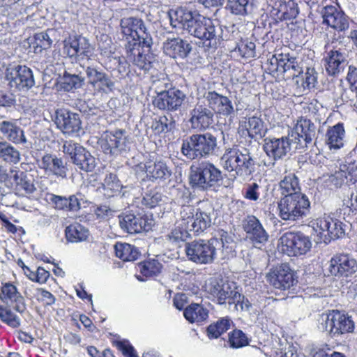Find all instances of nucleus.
<instances>
[{
  "instance_id": "1",
  "label": "nucleus",
  "mask_w": 357,
  "mask_h": 357,
  "mask_svg": "<svg viewBox=\"0 0 357 357\" xmlns=\"http://www.w3.org/2000/svg\"><path fill=\"white\" fill-rule=\"evenodd\" d=\"M0 301L3 303H0L1 321L12 328H19L21 319L15 312L23 314L27 311V305L16 282H1Z\"/></svg>"
},
{
  "instance_id": "2",
  "label": "nucleus",
  "mask_w": 357,
  "mask_h": 357,
  "mask_svg": "<svg viewBox=\"0 0 357 357\" xmlns=\"http://www.w3.org/2000/svg\"><path fill=\"white\" fill-rule=\"evenodd\" d=\"M278 215L285 221H298L310 212V202L304 193L282 197L278 203Z\"/></svg>"
},
{
  "instance_id": "3",
  "label": "nucleus",
  "mask_w": 357,
  "mask_h": 357,
  "mask_svg": "<svg viewBox=\"0 0 357 357\" xmlns=\"http://www.w3.org/2000/svg\"><path fill=\"white\" fill-rule=\"evenodd\" d=\"M268 70L270 73L282 75L286 79H294L303 73V68L290 50L285 47L275 51L268 59Z\"/></svg>"
},
{
  "instance_id": "4",
  "label": "nucleus",
  "mask_w": 357,
  "mask_h": 357,
  "mask_svg": "<svg viewBox=\"0 0 357 357\" xmlns=\"http://www.w3.org/2000/svg\"><path fill=\"white\" fill-rule=\"evenodd\" d=\"M217 146L216 137L210 132L195 134L183 140L181 152L188 159L206 158Z\"/></svg>"
},
{
  "instance_id": "5",
  "label": "nucleus",
  "mask_w": 357,
  "mask_h": 357,
  "mask_svg": "<svg viewBox=\"0 0 357 357\" xmlns=\"http://www.w3.org/2000/svg\"><path fill=\"white\" fill-rule=\"evenodd\" d=\"M319 243L328 244L331 241L342 238L345 234L344 225L342 221L330 215L312 219L309 222Z\"/></svg>"
},
{
  "instance_id": "6",
  "label": "nucleus",
  "mask_w": 357,
  "mask_h": 357,
  "mask_svg": "<svg viewBox=\"0 0 357 357\" xmlns=\"http://www.w3.org/2000/svg\"><path fill=\"white\" fill-rule=\"evenodd\" d=\"M223 167L234 176H248L253 172L255 161L248 151L243 153L238 149H227L221 158Z\"/></svg>"
},
{
  "instance_id": "7",
  "label": "nucleus",
  "mask_w": 357,
  "mask_h": 357,
  "mask_svg": "<svg viewBox=\"0 0 357 357\" xmlns=\"http://www.w3.org/2000/svg\"><path fill=\"white\" fill-rule=\"evenodd\" d=\"M222 172L213 163L203 162L195 169H191L190 184L193 188L203 190H213L220 185Z\"/></svg>"
},
{
  "instance_id": "8",
  "label": "nucleus",
  "mask_w": 357,
  "mask_h": 357,
  "mask_svg": "<svg viewBox=\"0 0 357 357\" xmlns=\"http://www.w3.org/2000/svg\"><path fill=\"white\" fill-rule=\"evenodd\" d=\"M311 248L310 238L301 231H287L279 239L278 248L280 252L290 257L305 255Z\"/></svg>"
},
{
  "instance_id": "9",
  "label": "nucleus",
  "mask_w": 357,
  "mask_h": 357,
  "mask_svg": "<svg viewBox=\"0 0 357 357\" xmlns=\"http://www.w3.org/2000/svg\"><path fill=\"white\" fill-rule=\"evenodd\" d=\"M181 225L186 230L199 235L211 226L210 215L200 208L184 205L181 211Z\"/></svg>"
},
{
  "instance_id": "10",
  "label": "nucleus",
  "mask_w": 357,
  "mask_h": 357,
  "mask_svg": "<svg viewBox=\"0 0 357 357\" xmlns=\"http://www.w3.org/2000/svg\"><path fill=\"white\" fill-rule=\"evenodd\" d=\"M326 328L331 337L352 333L355 330V323L351 316L344 311L332 310L327 314Z\"/></svg>"
},
{
  "instance_id": "11",
  "label": "nucleus",
  "mask_w": 357,
  "mask_h": 357,
  "mask_svg": "<svg viewBox=\"0 0 357 357\" xmlns=\"http://www.w3.org/2000/svg\"><path fill=\"white\" fill-rule=\"evenodd\" d=\"M185 251L190 261L201 264L212 263L216 254V249L213 243L203 239L186 243Z\"/></svg>"
},
{
  "instance_id": "12",
  "label": "nucleus",
  "mask_w": 357,
  "mask_h": 357,
  "mask_svg": "<svg viewBox=\"0 0 357 357\" xmlns=\"http://www.w3.org/2000/svg\"><path fill=\"white\" fill-rule=\"evenodd\" d=\"M121 26L123 34L128 40L126 48L140 46L147 36L146 29L142 20L130 17L121 20Z\"/></svg>"
},
{
  "instance_id": "13",
  "label": "nucleus",
  "mask_w": 357,
  "mask_h": 357,
  "mask_svg": "<svg viewBox=\"0 0 357 357\" xmlns=\"http://www.w3.org/2000/svg\"><path fill=\"white\" fill-rule=\"evenodd\" d=\"M63 152L70 157L73 162L81 170L89 172L95 167L94 158L85 148L72 140L65 141Z\"/></svg>"
},
{
  "instance_id": "14",
  "label": "nucleus",
  "mask_w": 357,
  "mask_h": 357,
  "mask_svg": "<svg viewBox=\"0 0 357 357\" xmlns=\"http://www.w3.org/2000/svg\"><path fill=\"white\" fill-rule=\"evenodd\" d=\"M185 94L176 87H171L156 93L152 103L160 110L175 112L183 105Z\"/></svg>"
},
{
  "instance_id": "15",
  "label": "nucleus",
  "mask_w": 357,
  "mask_h": 357,
  "mask_svg": "<svg viewBox=\"0 0 357 357\" xmlns=\"http://www.w3.org/2000/svg\"><path fill=\"white\" fill-rule=\"evenodd\" d=\"M328 272L338 278H349L357 271V261L349 254L336 253L328 261Z\"/></svg>"
},
{
  "instance_id": "16",
  "label": "nucleus",
  "mask_w": 357,
  "mask_h": 357,
  "mask_svg": "<svg viewBox=\"0 0 357 357\" xmlns=\"http://www.w3.org/2000/svg\"><path fill=\"white\" fill-rule=\"evenodd\" d=\"M63 52L70 59L77 60L79 57H89L91 46L89 40L78 34L70 35L63 40Z\"/></svg>"
},
{
  "instance_id": "17",
  "label": "nucleus",
  "mask_w": 357,
  "mask_h": 357,
  "mask_svg": "<svg viewBox=\"0 0 357 357\" xmlns=\"http://www.w3.org/2000/svg\"><path fill=\"white\" fill-rule=\"evenodd\" d=\"M263 150L275 164L283 159L291 151V140L288 136L281 137H266L264 139Z\"/></svg>"
},
{
  "instance_id": "18",
  "label": "nucleus",
  "mask_w": 357,
  "mask_h": 357,
  "mask_svg": "<svg viewBox=\"0 0 357 357\" xmlns=\"http://www.w3.org/2000/svg\"><path fill=\"white\" fill-rule=\"evenodd\" d=\"M243 229L255 247L260 248L268 240V234L259 220L255 215H248L243 221Z\"/></svg>"
},
{
  "instance_id": "19",
  "label": "nucleus",
  "mask_w": 357,
  "mask_h": 357,
  "mask_svg": "<svg viewBox=\"0 0 357 357\" xmlns=\"http://www.w3.org/2000/svg\"><path fill=\"white\" fill-rule=\"evenodd\" d=\"M268 280L275 288L280 290L289 289L298 282L296 273L287 264H282L269 273Z\"/></svg>"
},
{
  "instance_id": "20",
  "label": "nucleus",
  "mask_w": 357,
  "mask_h": 357,
  "mask_svg": "<svg viewBox=\"0 0 357 357\" xmlns=\"http://www.w3.org/2000/svg\"><path fill=\"white\" fill-rule=\"evenodd\" d=\"M267 132L263 120L257 116L243 117L239 122L238 132L244 137L262 139Z\"/></svg>"
},
{
  "instance_id": "21",
  "label": "nucleus",
  "mask_w": 357,
  "mask_h": 357,
  "mask_svg": "<svg viewBox=\"0 0 357 357\" xmlns=\"http://www.w3.org/2000/svg\"><path fill=\"white\" fill-rule=\"evenodd\" d=\"M190 26L189 33L204 43L208 41V45H211L213 40H216L215 26L211 18L198 15Z\"/></svg>"
},
{
  "instance_id": "22",
  "label": "nucleus",
  "mask_w": 357,
  "mask_h": 357,
  "mask_svg": "<svg viewBox=\"0 0 357 357\" xmlns=\"http://www.w3.org/2000/svg\"><path fill=\"white\" fill-rule=\"evenodd\" d=\"M38 165L49 176L66 178L68 170L66 162L61 158L51 153H45Z\"/></svg>"
},
{
  "instance_id": "23",
  "label": "nucleus",
  "mask_w": 357,
  "mask_h": 357,
  "mask_svg": "<svg viewBox=\"0 0 357 357\" xmlns=\"http://www.w3.org/2000/svg\"><path fill=\"white\" fill-rule=\"evenodd\" d=\"M121 228L130 234L147 231L151 229L152 219L146 215L136 216L133 214H123L119 216Z\"/></svg>"
},
{
  "instance_id": "24",
  "label": "nucleus",
  "mask_w": 357,
  "mask_h": 357,
  "mask_svg": "<svg viewBox=\"0 0 357 357\" xmlns=\"http://www.w3.org/2000/svg\"><path fill=\"white\" fill-rule=\"evenodd\" d=\"M204 97L209 108L216 114L227 117L234 113L232 102L227 96L221 95L215 91H208L204 93Z\"/></svg>"
},
{
  "instance_id": "25",
  "label": "nucleus",
  "mask_w": 357,
  "mask_h": 357,
  "mask_svg": "<svg viewBox=\"0 0 357 357\" xmlns=\"http://www.w3.org/2000/svg\"><path fill=\"white\" fill-rule=\"evenodd\" d=\"M138 167L146 174V178L151 181H165L172 175L171 169L166 162L161 160L156 161L149 160L144 163H140Z\"/></svg>"
},
{
  "instance_id": "26",
  "label": "nucleus",
  "mask_w": 357,
  "mask_h": 357,
  "mask_svg": "<svg viewBox=\"0 0 357 357\" xmlns=\"http://www.w3.org/2000/svg\"><path fill=\"white\" fill-rule=\"evenodd\" d=\"M298 13L295 0H275L270 12L276 23L295 18Z\"/></svg>"
},
{
  "instance_id": "27",
  "label": "nucleus",
  "mask_w": 357,
  "mask_h": 357,
  "mask_svg": "<svg viewBox=\"0 0 357 357\" xmlns=\"http://www.w3.org/2000/svg\"><path fill=\"white\" fill-rule=\"evenodd\" d=\"M86 74L89 84L96 92L112 91L114 82L104 72L99 71L93 67L88 66L86 69Z\"/></svg>"
},
{
  "instance_id": "28",
  "label": "nucleus",
  "mask_w": 357,
  "mask_h": 357,
  "mask_svg": "<svg viewBox=\"0 0 357 357\" xmlns=\"http://www.w3.org/2000/svg\"><path fill=\"white\" fill-rule=\"evenodd\" d=\"M55 123L64 134L78 132L81 129V120L79 114L66 110L57 112Z\"/></svg>"
},
{
  "instance_id": "29",
  "label": "nucleus",
  "mask_w": 357,
  "mask_h": 357,
  "mask_svg": "<svg viewBox=\"0 0 357 357\" xmlns=\"http://www.w3.org/2000/svg\"><path fill=\"white\" fill-rule=\"evenodd\" d=\"M213 112L202 105L197 104L190 111V122L195 129L206 130L213 123Z\"/></svg>"
},
{
  "instance_id": "30",
  "label": "nucleus",
  "mask_w": 357,
  "mask_h": 357,
  "mask_svg": "<svg viewBox=\"0 0 357 357\" xmlns=\"http://www.w3.org/2000/svg\"><path fill=\"white\" fill-rule=\"evenodd\" d=\"M126 49L127 59L138 68L144 71H149L153 67V63L155 60L153 55L150 53L144 54L141 51V45L130 47Z\"/></svg>"
},
{
  "instance_id": "31",
  "label": "nucleus",
  "mask_w": 357,
  "mask_h": 357,
  "mask_svg": "<svg viewBox=\"0 0 357 357\" xmlns=\"http://www.w3.org/2000/svg\"><path fill=\"white\" fill-rule=\"evenodd\" d=\"M323 19L324 23L338 31H343L349 27L348 20L344 14L339 12L333 6L324 7Z\"/></svg>"
},
{
  "instance_id": "32",
  "label": "nucleus",
  "mask_w": 357,
  "mask_h": 357,
  "mask_svg": "<svg viewBox=\"0 0 357 357\" xmlns=\"http://www.w3.org/2000/svg\"><path fill=\"white\" fill-rule=\"evenodd\" d=\"M164 52L174 59H184L191 50L189 43L180 38H168L163 45Z\"/></svg>"
},
{
  "instance_id": "33",
  "label": "nucleus",
  "mask_w": 357,
  "mask_h": 357,
  "mask_svg": "<svg viewBox=\"0 0 357 357\" xmlns=\"http://www.w3.org/2000/svg\"><path fill=\"white\" fill-rule=\"evenodd\" d=\"M314 124L312 121L305 117H300L297 121L295 126V131L297 135L296 139L298 140V146L296 147V149H303L307 147L308 144L312 143Z\"/></svg>"
},
{
  "instance_id": "34",
  "label": "nucleus",
  "mask_w": 357,
  "mask_h": 357,
  "mask_svg": "<svg viewBox=\"0 0 357 357\" xmlns=\"http://www.w3.org/2000/svg\"><path fill=\"white\" fill-rule=\"evenodd\" d=\"M123 134L124 131L121 130L105 132L99 140L102 151L105 154H114L115 151L123 143Z\"/></svg>"
},
{
  "instance_id": "35",
  "label": "nucleus",
  "mask_w": 357,
  "mask_h": 357,
  "mask_svg": "<svg viewBox=\"0 0 357 357\" xmlns=\"http://www.w3.org/2000/svg\"><path fill=\"white\" fill-rule=\"evenodd\" d=\"M45 199L52 204L56 210L77 211L80 209V202L75 195H71L67 198L52 193H47Z\"/></svg>"
},
{
  "instance_id": "36",
  "label": "nucleus",
  "mask_w": 357,
  "mask_h": 357,
  "mask_svg": "<svg viewBox=\"0 0 357 357\" xmlns=\"http://www.w3.org/2000/svg\"><path fill=\"white\" fill-rule=\"evenodd\" d=\"M10 75V82L19 89H29L34 84L32 71L26 66H18Z\"/></svg>"
},
{
  "instance_id": "37",
  "label": "nucleus",
  "mask_w": 357,
  "mask_h": 357,
  "mask_svg": "<svg viewBox=\"0 0 357 357\" xmlns=\"http://www.w3.org/2000/svg\"><path fill=\"white\" fill-rule=\"evenodd\" d=\"M84 80V77L81 75L64 70L63 74L57 78L56 86L59 91L74 92L82 87Z\"/></svg>"
},
{
  "instance_id": "38",
  "label": "nucleus",
  "mask_w": 357,
  "mask_h": 357,
  "mask_svg": "<svg viewBox=\"0 0 357 357\" xmlns=\"http://www.w3.org/2000/svg\"><path fill=\"white\" fill-rule=\"evenodd\" d=\"M325 142L331 149H340L344 146L345 137L344 126L342 122H338L333 126H330L326 133Z\"/></svg>"
},
{
  "instance_id": "39",
  "label": "nucleus",
  "mask_w": 357,
  "mask_h": 357,
  "mask_svg": "<svg viewBox=\"0 0 357 357\" xmlns=\"http://www.w3.org/2000/svg\"><path fill=\"white\" fill-rule=\"evenodd\" d=\"M162 264L153 258H149L137 264V270L140 275L137 276L139 281L158 275L162 269Z\"/></svg>"
},
{
  "instance_id": "40",
  "label": "nucleus",
  "mask_w": 357,
  "mask_h": 357,
  "mask_svg": "<svg viewBox=\"0 0 357 357\" xmlns=\"http://www.w3.org/2000/svg\"><path fill=\"white\" fill-rule=\"evenodd\" d=\"M0 132L10 142L15 144H24L26 137L22 129L15 123L4 121L0 124Z\"/></svg>"
},
{
  "instance_id": "41",
  "label": "nucleus",
  "mask_w": 357,
  "mask_h": 357,
  "mask_svg": "<svg viewBox=\"0 0 357 357\" xmlns=\"http://www.w3.org/2000/svg\"><path fill=\"white\" fill-rule=\"evenodd\" d=\"M185 319L191 324H202L208 317V310L202 305L191 303L183 311Z\"/></svg>"
},
{
  "instance_id": "42",
  "label": "nucleus",
  "mask_w": 357,
  "mask_h": 357,
  "mask_svg": "<svg viewBox=\"0 0 357 357\" xmlns=\"http://www.w3.org/2000/svg\"><path fill=\"white\" fill-rule=\"evenodd\" d=\"M345 59L343 54L339 50H332L329 51L325 57L326 70L330 75L338 74L342 68V63Z\"/></svg>"
},
{
  "instance_id": "43",
  "label": "nucleus",
  "mask_w": 357,
  "mask_h": 357,
  "mask_svg": "<svg viewBox=\"0 0 357 357\" xmlns=\"http://www.w3.org/2000/svg\"><path fill=\"white\" fill-rule=\"evenodd\" d=\"M280 192L282 197L293 193H303L300 185L298 176L294 173L285 174L283 178L279 183Z\"/></svg>"
},
{
  "instance_id": "44",
  "label": "nucleus",
  "mask_w": 357,
  "mask_h": 357,
  "mask_svg": "<svg viewBox=\"0 0 357 357\" xmlns=\"http://www.w3.org/2000/svg\"><path fill=\"white\" fill-rule=\"evenodd\" d=\"M114 250L116 256L124 261H133L140 255L137 248L126 243H116Z\"/></svg>"
},
{
  "instance_id": "45",
  "label": "nucleus",
  "mask_w": 357,
  "mask_h": 357,
  "mask_svg": "<svg viewBox=\"0 0 357 357\" xmlns=\"http://www.w3.org/2000/svg\"><path fill=\"white\" fill-rule=\"evenodd\" d=\"M231 324V320L227 317H222L211 323L206 329L207 337L210 340L218 339L229 329Z\"/></svg>"
},
{
  "instance_id": "46",
  "label": "nucleus",
  "mask_w": 357,
  "mask_h": 357,
  "mask_svg": "<svg viewBox=\"0 0 357 357\" xmlns=\"http://www.w3.org/2000/svg\"><path fill=\"white\" fill-rule=\"evenodd\" d=\"M151 128L155 135L167 133L175 128V121L172 116L161 115L152 121Z\"/></svg>"
},
{
  "instance_id": "47",
  "label": "nucleus",
  "mask_w": 357,
  "mask_h": 357,
  "mask_svg": "<svg viewBox=\"0 0 357 357\" xmlns=\"http://www.w3.org/2000/svg\"><path fill=\"white\" fill-rule=\"evenodd\" d=\"M0 159L10 165L17 164L21 159L20 151L6 141L0 142Z\"/></svg>"
},
{
  "instance_id": "48",
  "label": "nucleus",
  "mask_w": 357,
  "mask_h": 357,
  "mask_svg": "<svg viewBox=\"0 0 357 357\" xmlns=\"http://www.w3.org/2000/svg\"><path fill=\"white\" fill-rule=\"evenodd\" d=\"M172 23L174 21L181 25L183 29H186L190 31V26H192L195 22V17L192 11L186 8H178L173 15L170 16Z\"/></svg>"
},
{
  "instance_id": "49",
  "label": "nucleus",
  "mask_w": 357,
  "mask_h": 357,
  "mask_svg": "<svg viewBox=\"0 0 357 357\" xmlns=\"http://www.w3.org/2000/svg\"><path fill=\"white\" fill-rule=\"evenodd\" d=\"M66 237L72 243H77L85 241L89 235V230L79 223L70 224L66 228Z\"/></svg>"
},
{
  "instance_id": "50",
  "label": "nucleus",
  "mask_w": 357,
  "mask_h": 357,
  "mask_svg": "<svg viewBox=\"0 0 357 357\" xmlns=\"http://www.w3.org/2000/svg\"><path fill=\"white\" fill-rule=\"evenodd\" d=\"M52 40L49 35L45 32L36 33L33 35L29 47L35 54H39L43 50H48L51 47Z\"/></svg>"
},
{
  "instance_id": "51",
  "label": "nucleus",
  "mask_w": 357,
  "mask_h": 357,
  "mask_svg": "<svg viewBox=\"0 0 357 357\" xmlns=\"http://www.w3.org/2000/svg\"><path fill=\"white\" fill-rule=\"evenodd\" d=\"M15 172L13 179L15 183V190L22 192V194H32L36 189L33 183L28 178L27 174L24 172Z\"/></svg>"
},
{
  "instance_id": "52",
  "label": "nucleus",
  "mask_w": 357,
  "mask_h": 357,
  "mask_svg": "<svg viewBox=\"0 0 357 357\" xmlns=\"http://www.w3.org/2000/svg\"><path fill=\"white\" fill-rule=\"evenodd\" d=\"M249 342L247 335L240 329H234L228 334V343L233 349L242 348L248 345Z\"/></svg>"
},
{
  "instance_id": "53",
  "label": "nucleus",
  "mask_w": 357,
  "mask_h": 357,
  "mask_svg": "<svg viewBox=\"0 0 357 357\" xmlns=\"http://www.w3.org/2000/svg\"><path fill=\"white\" fill-rule=\"evenodd\" d=\"M250 2L251 0H227L226 8L234 15L245 16Z\"/></svg>"
},
{
  "instance_id": "54",
  "label": "nucleus",
  "mask_w": 357,
  "mask_h": 357,
  "mask_svg": "<svg viewBox=\"0 0 357 357\" xmlns=\"http://www.w3.org/2000/svg\"><path fill=\"white\" fill-rule=\"evenodd\" d=\"M237 295L238 297L241 296L238 292L231 290L228 285L225 286L222 284L218 295L215 296V299L217 300L218 304L222 305L228 303L231 305L235 303Z\"/></svg>"
},
{
  "instance_id": "55",
  "label": "nucleus",
  "mask_w": 357,
  "mask_h": 357,
  "mask_svg": "<svg viewBox=\"0 0 357 357\" xmlns=\"http://www.w3.org/2000/svg\"><path fill=\"white\" fill-rule=\"evenodd\" d=\"M102 188L108 196H114V193L119 192L121 185L116 174L109 173L106 175Z\"/></svg>"
},
{
  "instance_id": "56",
  "label": "nucleus",
  "mask_w": 357,
  "mask_h": 357,
  "mask_svg": "<svg viewBox=\"0 0 357 357\" xmlns=\"http://www.w3.org/2000/svg\"><path fill=\"white\" fill-rule=\"evenodd\" d=\"M236 49H238L239 54L245 59L254 58L256 54V45L255 43L252 41L241 40L238 43Z\"/></svg>"
},
{
  "instance_id": "57",
  "label": "nucleus",
  "mask_w": 357,
  "mask_h": 357,
  "mask_svg": "<svg viewBox=\"0 0 357 357\" xmlns=\"http://www.w3.org/2000/svg\"><path fill=\"white\" fill-rule=\"evenodd\" d=\"M34 298L45 307L52 305L56 301L55 296L50 291L41 287L36 288Z\"/></svg>"
},
{
  "instance_id": "58",
  "label": "nucleus",
  "mask_w": 357,
  "mask_h": 357,
  "mask_svg": "<svg viewBox=\"0 0 357 357\" xmlns=\"http://www.w3.org/2000/svg\"><path fill=\"white\" fill-rule=\"evenodd\" d=\"M161 200L162 195L160 192L151 190L143 197L142 204L146 208H153L158 206Z\"/></svg>"
},
{
  "instance_id": "59",
  "label": "nucleus",
  "mask_w": 357,
  "mask_h": 357,
  "mask_svg": "<svg viewBox=\"0 0 357 357\" xmlns=\"http://www.w3.org/2000/svg\"><path fill=\"white\" fill-rule=\"evenodd\" d=\"M50 276V273L48 271L45 270L43 267L39 266L36 271L31 270L27 278L34 282L45 284Z\"/></svg>"
},
{
  "instance_id": "60",
  "label": "nucleus",
  "mask_w": 357,
  "mask_h": 357,
  "mask_svg": "<svg viewBox=\"0 0 357 357\" xmlns=\"http://www.w3.org/2000/svg\"><path fill=\"white\" fill-rule=\"evenodd\" d=\"M118 350L121 351L125 357H139L134 347L128 340H118L114 342Z\"/></svg>"
},
{
  "instance_id": "61",
  "label": "nucleus",
  "mask_w": 357,
  "mask_h": 357,
  "mask_svg": "<svg viewBox=\"0 0 357 357\" xmlns=\"http://www.w3.org/2000/svg\"><path fill=\"white\" fill-rule=\"evenodd\" d=\"M317 82L314 70L309 68H307L301 84L303 88L304 89H311L315 86Z\"/></svg>"
},
{
  "instance_id": "62",
  "label": "nucleus",
  "mask_w": 357,
  "mask_h": 357,
  "mask_svg": "<svg viewBox=\"0 0 357 357\" xmlns=\"http://www.w3.org/2000/svg\"><path fill=\"white\" fill-rule=\"evenodd\" d=\"M0 220L2 222L3 227L5 228L6 231L8 233H10L13 234H15L17 233L19 234H24V229L22 227H17L13 223H12L9 220L6 218V216L2 213H0Z\"/></svg>"
},
{
  "instance_id": "63",
  "label": "nucleus",
  "mask_w": 357,
  "mask_h": 357,
  "mask_svg": "<svg viewBox=\"0 0 357 357\" xmlns=\"http://www.w3.org/2000/svg\"><path fill=\"white\" fill-rule=\"evenodd\" d=\"M188 231L185 227L183 229L179 227H175L169 234V238L174 242L184 241Z\"/></svg>"
},
{
  "instance_id": "64",
  "label": "nucleus",
  "mask_w": 357,
  "mask_h": 357,
  "mask_svg": "<svg viewBox=\"0 0 357 357\" xmlns=\"http://www.w3.org/2000/svg\"><path fill=\"white\" fill-rule=\"evenodd\" d=\"M347 78L351 90L357 95V67L349 66Z\"/></svg>"
}]
</instances>
